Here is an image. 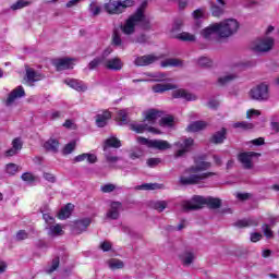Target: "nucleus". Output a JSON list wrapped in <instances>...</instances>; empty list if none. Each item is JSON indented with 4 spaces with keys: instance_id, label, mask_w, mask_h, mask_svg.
<instances>
[{
    "instance_id": "nucleus-41",
    "label": "nucleus",
    "mask_w": 279,
    "mask_h": 279,
    "mask_svg": "<svg viewBox=\"0 0 279 279\" xmlns=\"http://www.w3.org/2000/svg\"><path fill=\"white\" fill-rule=\"evenodd\" d=\"M150 77H154L155 82H171V78H169V75L162 72L153 73L150 74Z\"/></svg>"
},
{
    "instance_id": "nucleus-15",
    "label": "nucleus",
    "mask_w": 279,
    "mask_h": 279,
    "mask_svg": "<svg viewBox=\"0 0 279 279\" xmlns=\"http://www.w3.org/2000/svg\"><path fill=\"white\" fill-rule=\"evenodd\" d=\"M21 97H25V89L23 86H17L13 89L7 99V106H12L16 99H21Z\"/></svg>"
},
{
    "instance_id": "nucleus-51",
    "label": "nucleus",
    "mask_w": 279,
    "mask_h": 279,
    "mask_svg": "<svg viewBox=\"0 0 279 279\" xmlns=\"http://www.w3.org/2000/svg\"><path fill=\"white\" fill-rule=\"evenodd\" d=\"M89 12L93 14V16H99V14H101V7L92 3L89 5Z\"/></svg>"
},
{
    "instance_id": "nucleus-12",
    "label": "nucleus",
    "mask_w": 279,
    "mask_h": 279,
    "mask_svg": "<svg viewBox=\"0 0 279 279\" xmlns=\"http://www.w3.org/2000/svg\"><path fill=\"white\" fill-rule=\"evenodd\" d=\"M24 80L28 86H34L35 82H40V80H45V75L36 72L32 68H26V76Z\"/></svg>"
},
{
    "instance_id": "nucleus-2",
    "label": "nucleus",
    "mask_w": 279,
    "mask_h": 279,
    "mask_svg": "<svg viewBox=\"0 0 279 279\" xmlns=\"http://www.w3.org/2000/svg\"><path fill=\"white\" fill-rule=\"evenodd\" d=\"M141 25L143 29H150L151 24L149 22V17L145 16V12L143 11V8H140L133 15H131L124 23V25L121 26V31L126 36H130L136 32V26Z\"/></svg>"
},
{
    "instance_id": "nucleus-59",
    "label": "nucleus",
    "mask_w": 279,
    "mask_h": 279,
    "mask_svg": "<svg viewBox=\"0 0 279 279\" xmlns=\"http://www.w3.org/2000/svg\"><path fill=\"white\" fill-rule=\"evenodd\" d=\"M154 140H147L145 137H137V143L141 145H146V147H151V143Z\"/></svg>"
},
{
    "instance_id": "nucleus-47",
    "label": "nucleus",
    "mask_w": 279,
    "mask_h": 279,
    "mask_svg": "<svg viewBox=\"0 0 279 279\" xmlns=\"http://www.w3.org/2000/svg\"><path fill=\"white\" fill-rule=\"evenodd\" d=\"M116 190H117V185H114L112 183H107V184L100 186V191L102 193H112Z\"/></svg>"
},
{
    "instance_id": "nucleus-62",
    "label": "nucleus",
    "mask_w": 279,
    "mask_h": 279,
    "mask_svg": "<svg viewBox=\"0 0 279 279\" xmlns=\"http://www.w3.org/2000/svg\"><path fill=\"white\" fill-rule=\"evenodd\" d=\"M263 239V234L255 232L251 234V241L252 243H258Z\"/></svg>"
},
{
    "instance_id": "nucleus-38",
    "label": "nucleus",
    "mask_w": 279,
    "mask_h": 279,
    "mask_svg": "<svg viewBox=\"0 0 279 279\" xmlns=\"http://www.w3.org/2000/svg\"><path fill=\"white\" fill-rule=\"evenodd\" d=\"M205 206H208V208L213 209L221 208V199L215 197H207Z\"/></svg>"
},
{
    "instance_id": "nucleus-33",
    "label": "nucleus",
    "mask_w": 279,
    "mask_h": 279,
    "mask_svg": "<svg viewBox=\"0 0 279 279\" xmlns=\"http://www.w3.org/2000/svg\"><path fill=\"white\" fill-rule=\"evenodd\" d=\"M227 131L226 129H221L220 131L216 132L211 137V143H215L216 145H219L223 143L226 138Z\"/></svg>"
},
{
    "instance_id": "nucleus-61",
    "label": "nucleus",
    "mask_w": 279,
    "mask_h": 279,
    "mask_svg": "<svg viewBox=\"0 0 279 279\" xmlns=\"http://www.w3.org/2000/svg\"><path fill=\"white\" fill-rule=\"evenodd\" d=\"M44 178L47 180V182H50L51 184L56 183V175L50 172H45Z\"/></svg>"
},
{
    "instance_id": "nucleus-14",
    "label": "nucleus",
    "mask_w": 279,
    "mask_h": 279,
    "mask_svg": "<svg viewBox=\"0 0 279 279\" xmlns=\"http://www.w3.org/2000/svg\"><path fill=\"white\" fill-rule=\"evenodd\" d=\"M73 62H75V59L62 58V59H56L53 64L57 71H66V69H73V64H74Z\"/></svg>"
},
{
    "instance_id": "nucleus-11",
    "label": "nucleus",
    "mask_w": 279,
    "mask_h": 279,
    "mask_svg": "<svg viewBox=\"0 0 279 279\" xmlns=\"http://www.w3.org/2000/svg\"><path fill=\"white\" fill-rule=\"evenodd\" d=\"M201 36L205 38V40H213L214 38L219 37V25L217 23L210 24L201 31Z\"/></svg>"
},
{
    "instance_id": "nucleus-23",
    "label": "nucleus",
    "mask_w": 279,
    "mask_h": 279,
    "mask_svg": "<svg viewBox=\"0 0 279 279\" xmlns=\"http://www.w3.org/2000/svg\"><path fill=\"white\" fill-rule=\"evenodd\" d=\"M64 84L70 86V88H74V90H77L78 93H84V90H86V85H84V83L77 80H73V78L65 80Z\"/></svg>"
},
{
    "instance_id": "nucleus-5",
    "label": "nucleus",
    "mask_w": 279,
    "mask_h": 279,
    "mask_svg": "<svg viewBox=\"0 0 279 279\" xmlns=\"http://www.w3.org/2000/svg\"><path fill=\"white\" fill-rule=\"evenodd\" d=\"M248 95L251 99H254V101H267V99H269V86H267L265 83H262L253 87Z\"/></svg>"
},
{
    "instance_id": "nucleus-28",
    "label": "nucleus",
    "mask_w": 279,
    "mask_h": 279,
    "mask_svg": "<svg viewBox=\"0 0 279 279\" xmlns=\"http://www.w3.org/2000/svg\"><path fill=\"white\" fill-rule=\"evenodd\" d=\"M175 88H178V86L168 83V84H157L153 86V90L154 93H165L167 90H175Z\"/></svg>"
},
{
    "instance_id": "nucleus-4",
    "label": "nucleus",
    "mask_w": 279,
    "mask_h": 279,
    "mask_svg": "<svg viewBox=\"0 0 279 279\" xmlns=\"http://www.w3.org/2000/svg\"><path fill=\"white\" fill-rule=\"evenodd\" d=\"M132 5H134V0H110L109 2L105 3V10L108 12V14H122L125 8H132Z\"/></svg>"
},
{
    "instance_id": "nucleus-22",
    "label": "nucleus",
    "mask_w": 279,
    "mask_h": 279,
    "mask_svg": "<svg viewBox=\"0 0 279 279\" xmlns=\"http://www.w3.org/2000/svg\"><path fill=\"white\" fill-rule=\"evenodd\" d=\"M145 121H148L150 124L156 123L160 117H162V111L156 109H149L144 113Z\"/></svg>"
},
{
    "instance_id": "nucleus-20",
    "label": "nucleus",
    "mask_w": 279,
    "mask_h": 279,
    "mask_svg": "<svg viewBox=\"0 0 279 279\" xmlns=\"http://www.w3.org/2000/svg\"><path fill=\"white\" fill-rule=\"evenodd\" d=\"M131 130H133V132H136L137 134H143V132H153L154 134H160L158 130L148 126L147 123L132 124Z\"/></svg>"
},
{
    "instance_id": "nucleus-18",
    "label": "nucleus",
    "mask_w": 279,
    "mask_h": 279,
    "mask_svg": "<svg viewBox=\"0 0 279 279\" xmlns=\"http://www.w3.org/2000/svg\"><path fill=\"white\" fill-rule=\"evenodd\" d=\"M90 223H92L90 218H84V219L77 220L74 223L73 231L75 232V234H82V232H86V230H87L88 226H90Z\"/></svg>"
},
{
    "instance_id": "nucleus-17",
    "label": "nucleus",
    "mask_w": 279,
    "mask_h": 279,
    "mask_svg": "<svg viewBox=\"0 0 279 279\" xmlns=\"http://www.w3.org/2000/svg\"><path fill=\"white\" fill-rule=\"evenodd\" d=\"M172 97L174 99H185V101H196L197 99L194 94L189 93L185 89H177L172 92Z\"/></svg>"
},
{
    "instance_id": "nucleus-53",
    "label": "nucleus",
    "mask_w": 279,
    "mask_h": 279,
    "mask_svg": "<svg viewBox=\"0 0 279 279\" xmlns=\"http://www.w3.org/2000/svg\"><path fill=\"white\" fill-rule=\"evenodd\" d=\"M233 128H241L242 130H252V128H254V124L247 122H236L233 124Z\"/></svg>"
},
{
    "instance_id": "nucleus-63",
    "label": "nucleus",
    "mask_w": 279,
    "mask_h": 279,
    "mask_svg": "<svg viewBox=\"0 0 279 279\" xmlns=\"http://www.w3.org/2000/svg\"><path fill=\"white\" fill-rule=\"evenodd\" d=\"M148 167H158L160 165V159L158 158H150L147 160Z\"/></svg>"
},
{
    "instance_id": "nucleus-43",
    "label": "nucleus",
    "mask_w": 279,
    "mask_h": 279,
    "mask_svg": "<svg viewBox=\"0 0 279 279\" xmlns=\"http://www.w3.org/2000/svg\"><path fill=\"white\" fill-rule=\"evenodd\" d=\"M5 172L9 175H15L19 173V166L16 163H8L5 167Z\"/></svg>"
},
{
    "instance_id": "nucleus-58",
    "label": "nucleus",
    "mask_w": 279,
    "mask_h": 279,
    "mask_svg": "<svg viewBox=\"0 0 279 279\" xmlns=\"http://www.w3.org/2000/svg\"><path fill=\"white\" fill-rule=\"evenodd\" d=\"M29 234H27L25 232V230H20L17 233H16V240L17 241H25V239H28Z\"/></svg>"
},
{
    "instance_id": "nucleus-7",
    "label": "nucleus",
    "mask_w": 279,
    "mask_h": 279,
    "mask_svg": "<svg viewBox=\"0 0 279 279\" xmlns=\"http://www.w3.org/2000/svg\"><path fill=\"white\" fill-rule=\"evenodd\" d=\"M206 206V197L203 196H194L191 201H184L182 203L183 210H199Z\"/></svg>"
},
{
    "instance_id": "nucleus-3",
    "label": "nucleus",
    "mask_w": 279,
    "mask_h": 279,
    "mask_svg": "<svg viewBox=\"0 0 279 279\" xmlns=\"http://www.w3.org/2000/svg\"><path fill=\"white\" fill-rule=\"evenodd\" d=\"M219 38H230V36H234L236 32H239V21L235 19H228L220 23H217Z\"/></svg>"
},
{
    "instance_id": "nucleus-24",
    "label": "nucleus",
    "mask_w": 279,
    "mask_h": 279,
    "mask_svg": "<svg viewBox=\"0 0 279 279\" xmlns=\"http://www.w3.org/2000/svg\"><path fill=\"white\" fill-rule=\"evenodd\" d=\"M217 4H214L211 7V14L213 16L219 17L226 12V1L223 0H217Z\"/></svg>"
},
{
    "instance_id": "nucleus-57",
    "label": "nucleus",
    "mask_w": 279,
    "mask_h": 279,
    "mask_svg": "<svg viewBox=\"0 0 279 279\" xmlns=\"http://www.w3.org/2000/svg\"><path fill=\"white\" fill-rule=\"evenodd\" d=\"M112 43L113 45H116V47H121V35H119V33H113V36H112Z\"/></svg>"
},
{
    "instance_id": "nucleus-64",
    "label": "nucleus",
    "mask_w": 279,
    "mask_h": 279,
    "mask_svg": "<svg viewBox=\"0 0 279 279\" xmlns=\"http://www.w3.org/2000/svg\"><path fill=\"white\" fill-rule=\"evenodd\" d=\"M193 19H204V10L197 9L193 13Z\"/></svg>"
},
{
    "instance_id": "nucleus-32",
    "label": "nucleus",
    "mask_w": 279,
    "mask_h": 279,
    "mask_svg": "<svg viewBox=\"0 0 279 279\" xmlns=\"http://www.w3.org/2000/svg\"><path fill=\"white\" fill-rule=\"evenodd\" d=\"M161 66L167 68V66H184V62L180 59L175 58H170L166 59L165 61H161Z\"/></svg>"
},
{
    "instance_id": "nucleus-42",
    "label": "nucleus",
    "mask_w": 279,
    "mask_h": 279,
    "mask_svg": "<svg viewBox=\"0 0 279 279\" xmlns=\"http://www.w3.org/2000/svg\"><path fill=\"white\" fill-rule=\"evenodd\" d=\"M177 38L179 40H183V41H186V43H194L195 40V35L191 34V33H186V32H183L181 34H179L177 36Z\"/></svg>"
},
{
    "instance_id": "nucleus-37",
    "label": "nucleus",
    "mask_w": 279,
    "mask_h": 279,
    "mask_svg": "<svg viewBox=\"0 0 279 279\" xmlns=\"http://www.w3.org/2000/svg\"><path fill=\"white\" fill-rule=\"evenodd\" d=\"M162 187L163 185L158 183H144L142 185H138L136 189L137 191H156Z\"/></svg>"
},
{
    "instance_id": "nucleus-19",
    "label": "nucleus",
    "mask_w": 279,
    "mask_h": 279,
    "mask_svg": "<svg viewBox=\"0 0 279 279\" xmlns=\"http://www.w3.org/2000/svg\"><path fill=\"white\" fill-rule=\"evenodd\" d=\"M112 119V113L110 111L106 110L102 113H98L96 116V125L97 128H106L108 125V121Z\"/></svg>"
},
{
    "instance_id": "nucleus-35",
    "label": "nucleus",
    "mask_w": 279,
    "mask_h": 279,
    "mask_svg": "<svg viewBox=\"0 0 279 279\" xmlns=\"http://www.w3.org/2000/svg\"><path fill=\"white\" fill-rule=\"evenodd\" d=\"M107 265L109 268L112 269V271H114L116 269H123V267H125V264L123 263V260L117 259V258L109 259L107 262Z\"/></svg>"
},
{
    "instance_id": "nucleus-56",
    "label": "nucleus",
    "mask_w": 279,
    "mask_h": 279,
    "mask_svg": "<svg viewBox=\"0 0 279 279\" xmlns=\"http://www.w3.org/2000/svg\"><path fill=\"white\" fill-rule=\"evenodd\" d=\"M100 64H101V58H96L89 62L88 69L89 71H94V69H97Z\"/></svg>"
},
{
    "instance_id": "nucleus-49",
    "label": "nucleus",
    "mask_w": 279,
    "mask_h": 279,
    "mask_svg": "<svg viewBox=\"0 0 279 279\" xmlns=\"http://www.w3.org/2000/svg\"><path fill=\"white\" fill-rule=\"evenodd\" d=\"M29 5V2L24 0H19L16 3L11 5V10H22V8H27Z\"/></svg>"
},
{
    "instance_id": "nucleus-55",
    "label": "nucleus",
    "mask_w": 279,
    "mask_h": 279,
    "mask_svg": "<svg viewBox=\"0 0 279 279\" xmlns=\"http://www.w3.org/2000/svg\"><path fill=\"white\" fill-rule=\"evenodd\" d=\"M262 228L266 239H274V231H271L269 225H264Z\"/></svg>"
},
{
    "instance_id": "nucleus-30",
    "label": "nucleus",
    "mask_w": 279,
    "mask_h": 279,
    "mask_svg": "<svg viewBox=\"0 0 279 279\" xmlns=\"http://www.w3.org/2000/svg\"><path fill=\"white\" fill-rule=\"evenodd\" d=\"M49 236H62L64 234V230L60 225H50L47 227Z\"/></svg>"
},
{
    "instance_id": "nucleus-54",
    "label": "nucleus",
    "mask_w": 279,
    "mask_h": 279,
    "mask_svg": "<svg viewBox=\"0 0 279 279\" xmlns=\"http://www.w3.org/2000/svg\"><path fill=\"white\" fill-rule=\"evenodd\" d=\"M43 219L46 221L47 226H53V223H56V218H53V216H51V214L46 213L43 215Z\"/></svg>"
},
{
    "instance_id": "nucleus-9",
    "label": "nucleus",
    "mask_w": 279,
    "mask_h": 279,
    "mask_svg": "<svg viewBox=\"0 0 279 279\" xmlns=\"http://www.w3.org/2000/svg\"><path fill=\"white\" fill-rule=\"evenodd\" d=\"M174 146L178 147V150L174 153V157L182 158L184 154L191 151V147H193V138L181 140L174 143Z\"/></svg>"
},
{
    "instance_id": "nucleus-46",
    "label": "nucleus",
    "mask_w": 279,
    "mask_h": 279,
    "mask_svg": "<svg viewBox=\"0 0 279 279\" xmlns=\"http://www.w3.org/2000/svg\"><path fill=\"white\" fill-rule=\"evenodd\" d=\"M21 179L23 180V182H28V184H32V182H36V175H34L32 172L23 173Z\"/></svg>"
},
{
    "instance_id": "nucleus-8",
    "label": "nucleus",
    "mask_w": 279,
    "mask_h": 279,
    "mask_svg": "<svg viewBox=\"0 0 279 279\" xmlns=\"http://www.w3.org/2000/svg\"><path fill=\"white\" fill-rule=\"evenodd\" d=\"M260 153L245 151L238 157L244 169H252L254 167V158H259Z\"/></svg>"
},
{
    "instance_id": "nucleus-6",
    "label": "nucleus",
    "mask_w": 279,
    "mask_h": 279,
    "mask_svg": "<svg viewBox=\"0 0 279 279\" xmlns=\"http://www.w3.org/2000/svg\"><path fill=\"white\" fill-rule=\"evenodd\" d=\"M251 49L256 53H267V51H271V49H274V38H259L252 44Z\"/></svg>"
},
{
    "instance_id": "nucleus-52",
    "label": "nucleus",
    "mask_w": 279,
    "mask_h": 279,
    "mask_svg": "<svg viewBox=\"0 0 279 279\" xmlns=\"http://www.w3.org/2000/svg\"><path fill=\"white\" fill-rule=\"evenodd\" d=\"M75 150V142H71L66 144L63 148L64 156H69V154L73 153Z\"/></svg>"
},
{
    "instance_id": "nucleus-40",
    "label": "nucleus",
    "mask_w": 279,
    "mask_h": 279,
    "mask_svg": "<svg viewBox=\"0 0 279 279\" xmlns=\"http://www.w3.org/2000/svg\"><path fill=\"white\" fill-rule=\"evenodd\" d=\"M107 147H114L116 149H119V147H121V141H119V138L117 137H109L105 142L104 149H106Z\"/></svg>"
},
{
    "instance_id": "nucleus-39",
    "label": "nucleus",
    "mask_w": 279,
    "mask_h": 279,
    "mask_svg": "<svg viewBox=\"0 0 279 279\" xmlns=\"http://www.w3.org/2000/svg\"><path fill=\"white\" fill-rule=\"evenodd\" d=\"M116 121H118L119 125L128 124V109L118 111Z\"/></svg>"
},
{
    "instance_id": "nucleus-13",
    "label": "nucleus",
    "mask_w": 279,
    "mask_h": 279,
    "mask_svg": "<svg viewBox=\"0 0 279 279\" xmlns=\"http://www.w3.org/2000/svg\"><path fill=\"white\" fill-rule=\"evenodd\" d=\"M121 210H123V205L120 202H112L107 211V219H119Z\"/></svg>"
},
{
    "instance_id": "nucleus-16",
    "label": "nucleus",
    "mask_w": 279,
    "mask_h": 279,
    "mask_svg": "<svg viewBox=\"0 0 279 279\" xmlns=\"http://www.w3.org/2000/svg\"><path fill=\"white\" fill-rule=\"evenodd\" d=\"M104 66L109 71H121V69H123V61H121L118 57L111 58L104 62Z\"/></svg>"
},
{
    "instance_id": "nucleus-31",
    "label": "nucleus",
    "mask_w": 279,
    "mask_h": 279,
    "mask_svg": "<svg viewBox=\"0 0 279 279\" xmlns=\"http://www.w3.org/2000/svg\"><path fill=\"white\" fill-rule=\"evenodd\" d=\"M71 213H73V204L69 203L66 206L61 208L58 214V218L61 220L69 219V217H71Z\"/></svg>"
},
{
    "instance_id": "nucleus-34",
    "label": "nucleus",
    "mask_w": 279,
    "mask_h": 279,
    "mask_svg": "<svg viewBox=\"0 0 279 279\" xmlns=\"http://www.w3.org/2000/svg\"><path fill=\"white\" fill-rule=\"evenodd\" d=\"M45 149L48 151H58V147H60V142L56 138H50L44 144Z\"/></svg>"
},
{
    "instance_id": "nucleus-10",
    "label": "nucleus",
    "mask_w": 279,
    "mask_h": 279,
    "mask_svg": "<svg viewBox=\"0 0 279 279\" xmlns=\"http://www.w3.org/2000/svg\"><path fill=\"white\" fill-rule=\"evenodd\" d=\"M160 60V57L156 54H145L137 57L134 60L135 66H149V64H155V62H158Z\"/></svg>"
},
{
    "instance_id": "nucleus-29",
    "label": "nucleus",
    "mask_w": 279,
    "mask_h": 279,
    "mask_svg": "<svg viewBox=\"0 0 279 279\" xmlns=\"http://www.w3.org/2000/svg\"><path fill=\"white\" fill-rule=\"evenodd\" d=\"M236 228H250L252 226H258V220L254 218H247V219H242L238 220L235 222Z\"/></svg>"
},
{
    "instance_id": "nucleus-45",
    "label": "nucleus",
    "mask_w": 279,
    "mask_h": 279,
    "mask_svg": "<svg viewBox=\"0 0 279 279\" xmlns=\"http://www.w3.org/2000/svg\"><path fill=\"white\" fill-rule=\"evenodd\" d=\"M60 267V257H56L52 259V264L49 268L46 269L47 274H53L56 269Z\"/></svg>"
},
{
    "instance_id": "nucleus-1",
    "label": "nucleus",
    "mask_w": 279,
    "mask_h": 279,
    "mask_svg": "<svg viewBox=\"0 0 279 279\" xmlns=\"http://www.w3.org/2000/svg\"><path fill=\"white\" fill-rule=\"evenodd\" d=\"M207 169H210V162H196L195 166H192L190 169L185 170V172L180 177L181 184L184 186L191 184H199V182L208 180V178H213V175H217L215 172L201 173V171H207Z\"/></svg>"
},
{
    "instance_id": "nucleus-26",
    "label": "nucleus",
    "mask_w": 279,
    "mask_h": 279,
    "mask_svg": "<svg viewBox=\"0 0 279 279\" xmlns=\"http://www.w3.org/2000/svg\"><path fill=\"white\" fill-rule=\"evenodd\" d=\"M179 258L185 267H189V265L195 260V254L191 251H185L179 256Z\"/></svg>"
},
{
    "instance_id": "nucleus-27",
    "label": "nucleus",
    "mask_w": 279,
    "mask_h": 279,
    "mask_svg": "<svg viewBox=\"0 0 279 279\" xmlns=\"http://www.w3.org/2000/svg\"><path fill=\"white\" fill-rule=\"evenodd\" d=\"M208 123L205 121H195L187 126V132H201V130H206Z\"/></svg>"
},
{
    "instance_id": "nucleus-36",
    "label": "nucleus",
    "mask_w": 279,
    "mask_h": 279,
    "mask_svg": "<svg viewBox=\"0 0 279 279\" xmlns=\"http://www.w3.org/2000/svg\"><path fill=\"white\" fill-rule=\"evenodd\" d=\"M236 77H238L236 73L226 74L225 76H221L218 78V84L220 86H226V84H230V82H234Z\"/></svg>"
},
{
    "instance_id": "nucleus-25",
    "label": "nucleus",
    "mask_w": 279,
    "mask_h": 279,
    "mask_svg": "<svg viewBox=\"0 0 279 279\" xmlns=\"http://www.w3.org/2000/svg\"><path fill=\"white\" fill-rule=\"evenodd\" d=\"M150 146L153 149H159L160 151H165V149H171V144L165 140H153Z\"/></svg>"
},
{
    "instance_id": "nucleus-60",
    "label": "nucleus",
    "mask_w": 279,
    "mask_h": 279,
    "mask_svg": "<svg viewBox=\"0 0 279 279\" xmlns=\"http://www.w3.org/2000/svg\"><path fill=\"white\" fill-rule=\"evenodd\" d=\"M100 248L102 252H110V250H112V243L105 241L101 243Z\"/></svg>"
},
{
    "instance_id": "nucleus-50",
    "label": "nucleus",
    "mask_w": 279,
    "mask_h": 279,
    "mask_svg": "<svg viewBox=\"0 0 279 279\" xmlns=\"http://www.w3.org/2000/svg\"><path fill=\"white\" fill-rule=\"evenodd\" d=\"M198 66H213V60L208 57H202L198 59Z\"/></svg>"
},
{
    "instance_id": "nucleus-48",
    "label": "nucleus",
    "mask_w": 279,
    "mask_h": 279,
    "mask_svg": "<svg viewBox=\"0 0 279 279\" xmlns=\"http://www.w3.org/2000/svg\"><path fill=\"white\" fill-rule=\"evenodd\" d=\"M153 208H155V210H158L159 213H162V210H165V208H167V202H165V201L155 202L153 204Z\"/></svg>"
},
{
    "instance_id": "nucleus-44",
    "label": "nucleus",
    "mask_w": 279,
    "mask_h": 279,
    "mask_svg": "<svg viewBox=\"0 0 279 279\" xmlns=\"http://www.w3.org/2000/svg\"><path fill=\"white\" fill-rule=\"evenodd\" d=\"M159 125H161L162 128H171V125H173V117L168 116V117L161 118Z\"/></svg>"
},
{
    "instance_id": "nucleus-21",
    "label": "nucleus",
    "mask_w": 279,
    "mask_h": 279,
    "mask_svg": "<svg viewBox=\"0 0 279 279\" xmlns=\"http://www.w3.org/2000/svg\"><path fill=\"white\" fill-rule=\"evenodd\" d=\"M21 149H23V142H21V138H19V137L14 138L12 142V148H10L9 150L5 151L7 158L16 156V154H19V151H21Z\"/></svg>"
}]
</instances>
